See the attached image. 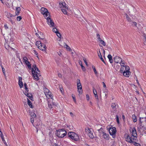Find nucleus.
<instances>
[{"instance_id": "f257e3e1", "label": "nucleus", "mask_w": 146, "mask_h": 146, "mask_svg": "<svg viewBox=\"0 0 146 146\" xmlns=\"http://www.w3.org/2000/svg\"><path fill=\"white\" fill-rule=\"evenodd\" d=\"M32 72L34 79L35 81H37L39 79L38 76L39 75L40 71L35 64L33 66Z\"/></svg>"}, {"instance_id": "f03ea898", "label": "nucleus", "mask_w": 146, "mask_h": 146, "mask_svg": "<svg viewBox=\"0 0 146 146\" xmlns=\"http://www.w3.org/2000/svg\"><path fill=\"white\" fill-rule=\"evenodd\" d=\"M68 135V137L72 140L77 141L79 139L78 135L74 132H69Z\"/></svg>"}, {"instance_id": "7ed1b4c3", "label": "nucleus", "mask_w": 146, "mask_h": 146, "mask_svg": "<svg viewBox=\"0 0 146 146\" xmlns=\"http://www.w3.org/2000/svg\"><path fill=\"white\" fill-rule=\"evenodd\" d=\"M56 134L58 137L63 138L66 135L67 132L64 129H59L56 131Z\"/></svg>"}, {"instance_id": "20e7f679", "label": "nucleus", "mask_w": 146, "mask_h": 146, "mask_svg": "<svg viewBox=\"0 0 146 146\" xmlns=\"http://www.w3.org/2000/svg\"><path fill=\"white\" fill-rule=\"evenodd\" d=\"M36 45L39 49L46 52L47 47L45 44H43L41 42L37 41L36 42Z\"/></svg>"}, {"instance_id": "39448f33", "label": "nucleus", "mask_w": 146, "mask_h": 146, "mask_svg": "<svg viewBox=\"0 0 146 146\" xmlns=\"http://www.w3.org/2000/svg\"><path fill=\"white\" fill-rule=\"evenodd\" d=\"M125 137L126 141L128 142L132 143L133 141H136L137 139L136 137H134L132 136L126 134L125 135Z\"/></svg>"}, {"instance_id": "423d86ee", "label": "nucleus", "mask_w": 146, "mask_h": 146, "mask_svg": "<svg viewBox=\"0 0 146 146\" xmlns=\"http://www.w3.org/2000/svg\"><path fill=\"white\" fill-rule=\"evenodd\" d=\"M146 130V128L144 126V125L143 124L139 123L137 127V130L138 132L140 133H143L145 132Z\"/></svg>"}, {"instance_id": "0eeeda50", "label": "nucleus", "mask_w": 146, "mask_h": 146, "mask_svg": "<svg viewBox=\"0 0 146 146\" xmlns=\"http://www.w3.org/2000/svg\"><path fill=\"white\" fill-rule=\"evenodd\" d=\"M110 134L112 135L113 138H115V134L116 132V128L115 127H113L109 129V130Z\"/></svg>"}, {"instance_id": "6e6552de", "label": "nucleus", "mask_w": 146, "mask_h": 146, "mask_svg": "<svg viewBox=\"0 0 146 146\" xmlns=\"http://www.w3.org/2000/svg\"><path fill=\"white\" fill-rule=\"evenodd\" d=\"M50 17V15H49L46 17L45 19H46L47 23L49 26L50 27H54V23Z\"/></svg>"}, {"instance_id": "1a4fd4ad", "label": "nucleus", "mask_w": 146, "mask_h": 146, "mask_svg": "<svg viewBox=\"0 0 146 146\" xmlns=\"http://www.w3.org/2000/svg\"><path fill=\"white\" fill-rule=\"evenodd\" d=\"M50 17V15H49L46 17L45 19H46L47 23L49 26L50 27H54V23Z\"/></svg>"}, {"instance_id": "9d476101", "label": "nucleus", "mask_w": 146, "mask_h": 146, "mask_svg": "<svg viewBox=\"0 0 146 146\" xmlns=\"http://www.w3.org/2000/svg\"><path fill=\"white\" fill-rule=\"evenodd\" d=\"M40 11L42 14L44 15L45 18H46V17L50 15L47 10L44 7H42Z\"/></svg>"}, {"instance_id": "9b49d317", "label": "nucleus", "mask_w": 146, "mask_h": 146, "mask_svg": "<svg viewBox=\"0 0 146 146\" xmlns=\"http://www.w3.org/2000/svg\"><path fill=\"white\" fill-rule=\"evenodd\" d=\"M118 105L116 103H112L111 106L113 110L111 112L113 113H115L117 112V109L118 107Z\"/></svg>"}, {"instance_id": "f8f14e48", "label": "nucleus", "mask_w": 146, "mask_h": 146, "mask_svg": "<svg viewBox=\"0 0 146 146\" xmlns=\"http://www.w3.org/2000/svg\"><path fill=\"white\" fill-rule=\"evenodd\" d=\"M86 131L87 133L88 136L92 139L94 138V136L93 135V132L91 129L88 128L86 129Z\"/></svg>"}, {"instance_id": "ddd939ff", "label": "nucleus", "mask_w": 146, "mask_h": 146, "mask_svg": "<svg viewBox=\"0 0 146 146\" xmlns=\"http://www.w3.org/2000/svg\"><path fill=\"white\" fill-rule=\"evenodd\" d=\"M130 131L132 136L134 137L137 138V133L135 128L134 127L131 128Z\"/></svg>"}, {"instance_id": "4468645a", "label": "nucleus", "mask_w": 146, "mask_h": 146, "mask_svg": "<svg viewBox=\"0 0 146 146\" xmlns=\"http://www.w3.org/2000/svg\"><path fill=\"white\" fill-rule=\"evenodd\" d=\"M59 6L60 8L62 9L65 8L68 9V6L65 3L60 2Z\"/></svg>"}, {"instance_id": "2eb2a0df", "label": "nucleus", "mask_w": 146, "mask_h": 146, "mask_svg": "<svg viewBox=\"0 0 146 146\" xmlns=\"http://www.w3.org/2000/svg\"><path fill=\"white\" fill-rule=\"evenodd\" d=\"M77 87L78 91L80 94H82V86L81 84H77Z\"/></svg>"}, {"instance_id": "dca6fc26", "label": "nucleus", "mask_w": 146, "mask_h": 146, "mask_svg": "<svg viewBox=\"0 0 146 146\" xmlns=\"http://www.w3.org/2000/svg\"><path fill=\"white\" fill-rule=\"evenodd\" d=\"M130 68L129 66H123L121 67L120 68V71L121 73H123L124 71L129 70Z\"/></svg>"}, {"instance_id": "f3484780", "label": "nucleus", "mask_w": 146, "mask_h": 146, "mask_svg": "<svg viewBox=\"0 0 146 146\" xmlns=\"http://www.w3.org/2000/svg\"><path fill=\"white\" fill-rule=\"evenodd\" d=\"M114 62L117 63H120L122 61L121 59L118 56H115L114 58Z\"/></svg>"}, {"instance_id": "a211bd4d", "label": "nucleus", "mask_w": 146, "mask_h": 146, "mask_svg": "<svg viewBox=\"0 0 146 146\" xmlns=\"http://www.w3.org/2000/svg\"><path fill=\"white\" fill-rule=\"evenodd\" d=\"M26 95L28 98H29L30 100L32 101H33V98L32 97V95L31 94L29 93H27L26 92H25L24 93Z\"/></svg>"}, {"instance_id": "6ab92c4d", "label": "nucleus", "mask_w": 146, "mask_h": 146, "mask_svg": "<svg viewBox=\"0 0 146 146\" xmlns=\"http://www.w3.org/2000/svg\"><path fill=\"white\" fill-rule=\"evenodd\" d=\"M146 119V117H139V123L143 124L144 123V122H145V120Z\"/></svg>"}, {"instance_id": "aec40b11", "label": "nucleus", "mask_w": 146, "mask_h": 146, "mask_svg": "<svg viewBox=\"0 0 146 146\" xmlns=\"http://www.w3.org/2000/svg\"><path fill=\"white\" fill-rule=\"evenodd\" d=\"M39 38L41 39V40L40 41V42H41V43L43 44H46L47 42L46 40V39L44 38V36H42L41 37L40 36L39 37Z\"/></svg>"}, {"instance_id": "412c9836", "label": "nucleus", "mask_w": 146, "mask_h": 146, "mask_svg": "<svg viewBox=\"0 0 146 146\" xmlns=\"http://www.w3.org/2000/svg\"><path fill=\"white\" fill-rule=\"evenodd\" d=\"M123 73V75L126 77H129V75L130 74V72L129 71V70L128 71H124Z\"/></svg>"}, {"instance_id": "4be33fe9", "label": "nucleus", "mask_w": 146, "mask_h": 146, "mask_svg": "<svg viewBox=\"0 0 146 146\" xmlns=\"http://www.w3.org/2000/svg\"><path fill=\"white\" fill-rule=\"evenodd\" d=\"M102 133L103 134V137L104 139L107 140L109 139V135L108 134L105 133V132H102Z\"/></svg>"}, {"instance_id": "5701e85b", "label": "nucleus", "mask_w": 146, "mask_h": 146, "mask_svg": "<svg viewBox=\"0 0 146 146\" xmlns=\"http://www.w3.org/2000/svg\"><path fill=\"white\" fill-rule=\"evenodd\" d=\"M19 84L21 88L23 86V83L22 82V78L21 77H19Z\"/></svg>"}, {"instance_id": "b1692460", "label": "nucleus", "mask_w": 146, "mask_h": 146, "mask_svg": "<svg viewBox=\"0 0 146 146\" xmlns=\"http://www.w3.org/2000/svg\"><path fill=\"white\" fill-rule=\"evenodd\" d=\"M45 95L48 98H51L52 99V96L51 95L50 92H49L46 94L45 93Z\"/></svg>"}, {"instance_id": "393cba45", "label": "nucleus", "mask_w": 146, "mask_h": 146, "mask_svg": "<svg viewBox=\"0 0 146 146\" xmlns=\"http://www.w3.org/2000/svg\"><path fill=\"white\" fill-rule=\"evenodd\" d=\"M21 9L20 7H18L16 8V15H18L20 13V11Z\"/></svg>"}, {"instance_id": "a878e982", "label": "nucleus", "mask_w": 146, "mask_h": 146, "mask_svg": "<svg viewBox=\"0 0 146 146\" xmlns=\"http://www.w3.org/2000/svg\"><path fill=\"white\" fill-rule=\"evenodd\" d=\"M98 56L99 58H100V59L104 63H105V62L104 61L102 57V55H101V53L100 52V51H99V53H98Z\"/></svg>"}, {"instance_id": "bb28decb", "label": "nucleus", "mask_w": 146, "mask_h": 146, "mask_svg": "<svg viewBox=\"0 0 146 146\" xmlns=\"http://www.w3.org/2000/svg\"><path fill=\"white\" fill-rule=\"evenodd\" d=\"M108 57L109 59V61L111 63L113 62V59L112 58V56L110 54H109L108 56Z\"/></svg>"}, {"instance_id": "cd10ccee", "label": "nucleus", "mask_w": 146, "mask_h": 146, "mask_svg": "<svg viewBox=\"0 0 146 146\" xmlns=\"http://www.w3.org/2000/svg\"><path fill=\"white\" fill-rule=\"evenodd\" d=\"M25 63L26 65L29 68L30 70H31V64L30 62L28 61V60L27 61V62H26Z\"/></svg>"}, {"instance_id": "c85d7f7f", "label": "nucleus", "mask_w": 146, "mask_h": 146, "mask_svg": "<svg viewBox=\"0 0 146 146\" xmlns=\"http://www.w3.org/2000/svg\"><path fill=\"white\" fill-rule=\"evenodd\" d=\"M27 103L28 105L31 108H33V106L32 105L31 102L28 98H27Z\"/></svg>"}, {"instance_id": "c756f323", "label": "nucleus", "mask_w": 146, "mask_h": 146, "mask_svg": "<svg viewBox=\"0 0 146 146\" xmlns=\"http://www.w3.org/2000/svg\"><path fill=\"white\" fill-rule=\"evenodd\" d=\"M0 66H1V68H2L3 73V74H4V75L5 77V78H6V74H5V69L3 68V67L2 66V64H0Z\"/></svg>"}, {"instance_id": "7c9ffc66", "label": "nucleus", "mask_w": 146, "mask_h": 146, "mask_svg": "<svg viewBox=\"0 0 146 146\" xmlns=\"http://www.w3.org/2000/svg\"><path fill=\"white\" fill-rule=\"evenodd\" d=\"M7 17L9 19H10L11 17H15L14 15H13L10 13H7Z\"/></svg>"}, {"instance_id": "2f4dec72", "label": "nucleus", "mask_w": 146, "mask_h": 146, "mask_svg": "<svg viewBox=\"0 0 146 146\" xmlns=\"http://www.w3.org/2000/svg\"><path fill=\"white\" fill-rule=\"evenodd\" d=\"M68 10V9H67L65 8H63L61 9L62 11L64 14H67V11Z\"/></svg>"}, {"instance_id": "473e14b6", "label": "nucleus", "mask_w": 146, "mask_h": 146, "mask_svg": "<svg viewBox=\"0 0 146 146\" xmlns=\"http://www.w3.org/2000/svg\"><path fill=\"white\" fill-rule=\"evenodd\" d=\"M130 23L132 25V26L134 27L135 26L136 27H137V23L135 22H133L131 21Z\"/></svg>"}, {"instance_id": "72a5a7b5", "label": "nucleus", "mask_w": 146, "mask_h": 146, "mask_svg": "<svg viewBox=\"0 0 146 146\" xmlns=\"http://www.w3.org/2000/svg\"><path fill=\"white\" fill-rule=\"evenodd\" d=\"M125 16H126V18L127 19V21L128 22H130V23L131 21V19L130 18V17L128 16L127 15V14H125Z\"/></svg>"}, {"instance_id": "f704fd0d", "label": "nucleus", "mask_w": 146, "mask_h": 146, "mask_svg": "<svg viewBox=\"0 0 146 146\" xmlns=\"http://www.w3.org/2000/svg\"><path fill=\"white\" fill-rule=\"evenodd\" d=\"M132 118L133 119V121L134 122H135L137 121V119L135 115H132Z\"/></svg>"}, {"instance_id": "c9c22d12", "label": "nucleus", "mask_w": 146, "mask_h": 146, "mask_svg": "<svg viewBox=\"0 0 146 146\" xmlns=\"http://www.w3.org/2000/svg\"><path fill=\"white\" fill-rule=\"evenodd\" d=\"M48 105L49 108L51 109L52 108V105L51 102H48Z\"/></svg>"}, {"instance_id": "e433bc0d", "label": "nucleus", "mask_w": 146, "mask_h": 146, "mask_svg": "<svg viewBox=\"0 0 146 146\" xmlns=\"http://www.w3.org/2000/svg\"><path fill=\"white\" fill-rule=\"evenodd\" d=\"M1 137L2 141H3V142L5 144V145H6V146H7V143H6L5 141V140L3 135V136H2Z\"/></svg>"}, {"instance_id": "4c0bfd02", "label": "nucleus", "mask_w": 146, "mask_h": 146, "mask_svg": "<svg viewBox=\"0 0 146 146\" xmlns=\"http://www.w3.org/2000/svg\"><path fill=\"white\" fill-rule=\"evenodd\" d=\"M135 141H133V142L132 143L133 144L135 145V146H140V144L138 143H137Z\"/></svg>"}, {"instance_id": "58836bf2", "label": "nucleus", "mask_w": 146, "mask_h": 146, "mask_svg": "<svg viewBox=\"0 0 146 146\" xmlns=\"http://www.w3.org/2000/svg\"><path fill=\"white\" fill-rule=\"evenodd\" d=\"M44 94L45 93L46 94L50 92L49 90L48 89L46 88H44Z\"/></svg>"}, {"instance_id": "ea45409f", "label": "nucleus", "mask_w": 146, "mask_h": 146, "mask_svg": "<svg viewBox=\"0 0 146 146\" xmlns=\"http://www.w3.org/2000/svg\"><path fill=\"white\" fill-rule=\"evenodd\" d=\"M31 118H35L36 116L35 113H32L31 114Z\"/></svg>"}, {"instance_id": "a19ab883", "label": "nucleus", "mask_w": 146, "mask_h": 146, "mask_svg": "<svg viewBox=\"0 0 146 146\" xmlns=\"http://www.w3.org/2000/svg\"><path fill=\"white\" fill-rule=\"evenodd\" d=\"M64 46L66 48V49L69 51H70L71 50V49L66 44H65V45H64Z\"/></svg>"}, {"instance_id": "79ce46f5", "label": "nucleus", "mask_w": 146, "mask_h": 146, "mask_svg": "<svg viewBox=\"0 0 146 146\" xmlns=\"http://www.w3.org/2000/svg\"><path fill=\"white\" fill-rule=\"evenodd\" d=\"M100 42L101 44H102L103 46H106V43L104 40H102V41Z\"/></svg>"}, {"instance_id": "37998d69", "label": "nucleus", "mask_w": 146, "mask_h": 146, "mask_svg": "<svg viewBox=\"0 0 146 146\" xmlns=\"http://www.w3.org/2000/svg\"><path fill=\"white\" fill-rule=\"evenodd\" d=\"M92 68L93 69L94 71L95 74H96L97 73V72L96 70V69L95 67L94 66H92Z\"/></svg>"}, {"instance_id": "c03bdc74", "label": "nucleus", "mask_w": 146, "mask_h": 146, "mask_svg": "<svg viewBox=\"0 0 146 146\" xmlns=\"http://www.w3.org/2000/svg\"><path fill=\"white\" fill-rule=\"evenodd\" d=\"M33 52L36 55V56L37 57H38V53L35 50H33Z\"/></svg>"}, {"instance_id": "a18cd8bd", "label": "nucleus", "mask_w": 146, "mask_h": 146, "mask_svg": "<svg viewBox=\"0 0 146 146\" xmlns=\"http://www.w3.org/2000/svg\"><path fill=\"white\" fill-rule=\"evenodd\" d=\"M52 31L53 32L56 33L57 32H58V31H57V29L55 28H54L52 29Z\"/></svg>"}, {"instance_id": "49530a36", "label": "nucleus", "mask_w": 146, "mask_h": 146, "mask_svg": "<svg viewBox=\"0 0 146 146\" xmlns=\"http://www.w3.org/2000/svg\"><path fill=\"white\" fill-rule=\"evenodd\" d=\"M28 60V59L27 57H24V58H23V61L25 63L26 62H27Z\"/></svg>"}, {"instance_id": "de8ad7c7", "label": "nucleus", "mask_w": 146, "mask_h": 146, "mask_svg": "<svg viewBox=\"0 0 146 146\" xmlns=\"http://www.w3.org/2000/svg\"><path fill=\"white\" fill-rule=\"evenodd\" d=\"M120 65L121 66V67L123 66H126L125 65V64L122 61H122H121L120 62Z\"/></svg>"}, {"instance_id": "09e8293b", "label": "nucleus", "mask_w": 146, "mask_h": 146, "mask_svg": "<svg viewBox=\"0 0 146 146\" xmlns=\"http://www.w3.org/2000/svg\"><path fill=\"white\" fill-rule=\"evenodd\" d=\"M116 119L117 122V123H118L119 124V117L117 115H116Z\"/></svg>"}, {"instance_id": "8fccbe9b", "label": "nucleus", "mask_w": 146, "mask_h": 146, "mask_svg": "<svg viewBox=\"0 0 146 146\" xmlns=\"http://www.w3.org/2000/svg\"><path fill=\"white\" fill-rule=\"evenodd\" d=\"M57 36L59 38H61V35L58 32H57L56 33Z\"/></svg>"}, {"instance_id": "3c124183", "label": "nucleus", "mask_w": 146, "mask_h": 146, "mask_svg": "<svg viewBox=\"0 0 146 146\" xmlns=\"http://www.w3.org/2000/svg\"><path fill=\"white\" fill-rule=\"evenodd\" d=\"M98 131H99V133L101 134H102V132H104L103 130V129L102 128H101L100 129H99Z\"/></svg>"}, {"instance_id": "603ef678", "label": "nucleus", "mask_w": 146, "mask_h": 146, "mask_svg": "<svg viewBox=\"0 0 146 146\" xmlns=\"http://www.w3.org/2000/svg\"><path fill=\"white\" fill-rule=\"evenodd\" d=\"M83 60L84 62L85 63V64H86V65L87 66L88 65V64H87V61H86V58H85L84 57V58H83Z\"/></svg>"}, {"instance_id": "864d4df0", "label": "nucleus", "mask_w": 146, "mask_h": 146, "mask_svg": "<svg viewBox=\"0 0 146 146\" xmlns=\"http://www.w3.org/2000/svg\"><path fill=\"white\" fill-rule=\"evenodd\" d=\"M31 121L32 124L33 125V123L34 121V118H31Z\"/></svg>"}, {"instance_id": "5fc2aeb1", "label": "nucleus", "mask_w": 146, "mask_h": 146, "mask_svg": "<svg viewBox=\"0 0 146 146\" xmlns=\"http://www.w3.org/2000/svg\"><path fill=\"white\" fill-rule=\"evenodd\" d=\"M93 92L95 96L97 94L96 90L95 89H93Z\"/></svg>"}, {"instance_id": "6e6d98bb", "label": "nucleus", "mask_w": 146, "mask_h": 146, "mask_svg": "<svg viewBox=\"0 0 146 146\" xmlns=\"http://www.w3.org/2000/svg\"><path fill=\"white\" fill-rule=\"evenodd\" d=\"M21 19L22 18L21 16H18L17 17V20L18 21H20Z\"/></svg>"}, {"instance_id": "4d7b16f0", "label": "nucleus", "mask_w": 146, "mask_h": 146, "mask_svg": "<svg viewBox=\"0 0 146 146\" xmlns=\"http://www.w3.org/2000/svg\"><path fill=\"white\" fill-rule=\"evenodd\" d=\"M143 36L144 37V38H145V41H144V44L145 45H146V44H145V42H146V35H144Z\"/></svg>"}, {"instance_id": "13d9d810", "label": "nucleus", "mask_w": 146, "mask_h": 146, "mask_svg": "<svg viewBox=\"0 0 146 146\" xmlns=\"http://www.w3.org/2000/svg\"><path fill=\"white\" fill-rule=\"evenodd\" d=\"M81 84L80 82V80L79 79H78L77 80V84L79 85V84Z\"/></svg>"}, {"instance_id": "bf43d9fd", "label": "nucleus", "mask_w": 146, "mask_h": 146, "mask_svg": "<svg viewBox=\"0 0 146 146\" xmlns=\"http://www.w3.org/2000/svg\"><path fill=\"white\" fill-rule=\"evenodd\" d=\"M79 63L80 65L81 66V67L83 66L82 65V61L80 60L79 61Z\"/></svg>"}, {"instance_id": "052dcab7", "label": "nucleus", "mask_w": 146, "mask_h": 146, "mask_svg": "<svg viewBox=\"0 0 146 146\" xmlns=\"http://www.w3.org/2000/svg\"><path fill=\"white\" fill-rule=\"evenodd\" d=\"M59 88H60V90L61 92H62L63 91V88H62V87H59Z\"/></svg>"}, {"instance_id": "680f3d73", "label": "nucleus", "mask_w": 146, "mask_h": 146, "mask_svg": "<svg viewBox=\"0 0 146 146\" xmlns=\"http://www.w3.org/2000/svg\"><path fill=\"white\" fill-rule=\"evenodd\" d=\"M81 67L82 69L83 70V71H84L85 70V68L83 66H81Z\"/></svg>"}, {"instance_id": "e2e57ef3", "label": "nucleus", "mask_w": 146, "mask_h": 146, "mask_svg": "<svg viewBox=\"0 0 146 146\" xmlns=\"http://www.w3.org/2000/svg\"><path fill=\"white\" fill-rule=\"evenodd\" d=\"M4 27L6 29H8V27L7 26V25L6 24H5L4 25Z\"/></svg>"}, {"instance_id": "0e129e2a", "label": "nucleus", "mask_w": 146, "mask_h": 146, "mask_svg": "<svg viewBox=\"0 0 146 146\" xmlns=\"http://www.w3.org/2000/svg\"><path fill=\"white\" fill-rule=\"evenodd\" d=\"M72 98H73V99L74 100V101L75 102H76L75 97L72 96Z\"/></svg>"}, {"instance_id": "69168bd1", "label": "nucleus", "mask_w": 146, "mask_h": 146, "mask_svg": "<svg viewBox=\"0 0 146 146\" xmlns=\"http://www.w3.org/2000/svg\"><path fill=\"white\" fill-rule=\"evenodd\" d=\"M3 136L2 132L1 131V130H0V137H1Z\"/></svg>"}, {"instance_id": "338daca9", "label": "nucleus", "mask_w": 146, "mask_h": 146, "mask_svg": "<svg viewBox=\"0 0 146 146\" xmlns=\"http://www.w3.org/2000/svg\"><path fill=\"white\" fill-rule=\"evenodd\" d=\"M102 83L103 85V87L104 88H106V85L104 82H103Z\"/></svg>"}, {"instance_id": "774afa93", "label": "nucleus", "mask_w": 146, "mask_h": 146, "mask_svg": "<svg viewBox=\"0 0 146 146\" xmlns=\"http://www.w3.org/2000/svg\"><path fill=\"white\" fill-rule=\"evenodd\" d=\"M97 39L99 38V37H100V35L99 34H97L96 35Z\"/></svg>"}]
</instances>
